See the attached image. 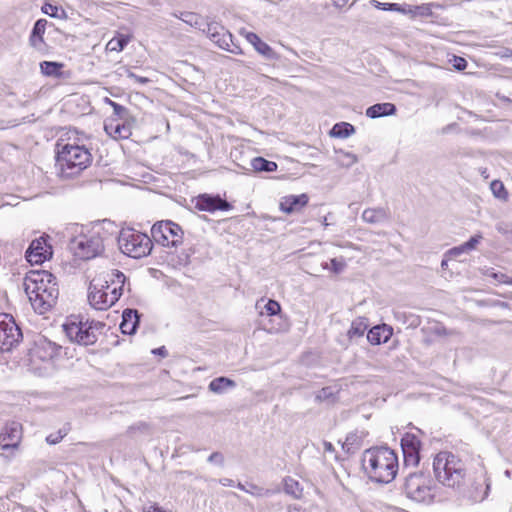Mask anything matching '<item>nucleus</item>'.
Returning <instances> with one entry per match:
<instances>
[{
	"mask_svg": "<svg viewBox=\"0 0 512 512\" xmlns=\"http://www.w3.org/2000/svg\"><path fill=\"white\" fill-rule=\"evenodd\" d=\"M467 66V62L464 58L462 57H455V63H454V67L461 71V70H464Z\"/></svg>",
	"mask_w": 512,
	"mask_h": 512,
	"instance_id": "50",
	"label": "nucleus"
},
{
	"mask_svg": "<svg viewBox=\"0 0 512 512\" xmlns=\"http://www.w3.org/2000/svg\"><path fill=\"white\" fill-rule=\"evenodd\" d=\"M490 189L493 195L499 199H506L507 191L504 184L499 180H494L490 184Z\"/></svg>",
	"mask_w": 512,
	"mask_h": 512,
	"instance_id": "39",
	"label": "nucleus"
},
{
	"mask_svg": "<svg viewBox=\"0 0 512 512\" xmlns=\"http://www.w3.org/2000/svg\"><path fill=\"white\" fill-rule=\"evenodd\" d=\"M24 290L39 314L49 311L59 296L56 277L46 270L29 272L24 278Z\"/></svg>",
	"mask_w": 512,
	"mask_h": 512,
	"instance_id": "2",
	"label": "nucleus"
},
{
	"mask_svg": "<svg viewBox=\"0 0 512 512\" xmlns=\"http://www.w3.org/2000/svg\"><path fill=\"white\" fill-rule=\"evenodd\" d=\"M284 491L286 494L298 499L302 496L303 489L297 480L292 477H286L284 479Z\"/></svg>",
	"mask_w": 512,
	"mask_h": 512,
	"instance_id": "30",
	"label": "nucleus"
},
{
	"mask_svg": "<svg viewBox=\"0 0 512 512\" xmlns=\"http://www.w3.org/2000/svg\"><path fill=\"white\" fill-rule=\"evenodd\" d=\"M21 329L10 314H0V351H10L22 340Z\"/></svg>",
	"mask_w": 512,
	"mask_h": 512,
	"instance_id": "11",
	"label": "nucleus"
},
{
	"mask_svg": "<svg viewBox=\"0 0 512 512\" xmlns=\"http://www.w3.org/2000/svg\"><path fill=\"white\" fill-rule=\"evenodd\" d=\"M140 321V314L135 309H125L122 314L120 329L123 334L132 335L136 332Z\"/></svg>",
	"mask_w": 512,
	"mask_h": 512,
	"instance_id": "21",
	"label": "nucleus"
},
{
	"mask_svg": "<svg viewBox=\"0 0 512 512\" xmlns=\"http://www.w3.org/2000/svg\"><path fill=\"white\" fill-rule=\"evenodd\" d=\"M251 167L256 172H274L277 170V164L263 157H255L251 160Z\"/></svg>",
	"mask_w": 512,
	"mask_h": 512,
	"instance_id": "28",
	"label": "nucleus"
},
{
	"mask_svg": "<svg viewBox=\"0 0 512 512\" xmlns=\"http://www.w3.org/2000/svg\"><path fill=\"white\" fill-rule=\"evenodd\" d=\"M354 133V126L347 122L336 123L330 131V135L336 138H347L353 135Z\"/></svg>",
	"mask_w": 512,
	"mask_h": 512,
	"instance_id": "27",
	"label": "nucleus"
},
{
	"mask_svg": "<svg viewBox=\"0 0 512 512\" xmlns=\"http://www.w3.org/2000/svg\"><path fill=\"white\" fill-rule=\"evenodd\" d=\"M105 327V324L99 321L88 320L83 322L79 321L67 323L64 325L66 335L71 341L76 342L79 345L88 346L94 344L101 330Z\"/></svg>",
	"mask_w": 512,
	"mask_h": 512,
	"instance_id": "9",
	"label": "nucleus"
},
{
	"mask_svg": "<svg viewBox=\"0 0 512 512\" xmlns=\"http://www.w3.org/2000/svg\"><path fill=\"white\" fill-rule=\"evenodd\" d=\"M46 19H38L32 28L29 36V45L37 52L45 53L47 50V44L44 41V34L47 26Z\"/></svg>",
	"mask_w": 512,
	"mask_h": 512,
	"instance_id": "19",
	"label": "nucleus"
},
{
	"mask_svg": "<svg viewBox=\"0 0 512 512\" xmlns=\"http://www.w3.org/2000/svg\"><path fill=\"white\" fill-rule=\"evenodd\" d=\"M448 260H449V257H445L442 259L441 261V268L444 270L448 267Z\"/></svg>",
	"mask_w": 512,
	"mask_h": 512,
	"instance_id": "59",
	"label": "nucleus"
},
{
	"mask_svg": "<svg viewBox=\"0 0 512 512\" xmlns=\"http://www.w3.org/2000/svg\"><path fill=\"white\" fill-rule=\"evenodd\" d=\"M488 276L492 277L499 283H505L512 285V278H509L506 274L501 272H491Z\"/></svg>",
	"mask_w": 512,
	"mask_h": 512,
	"instance_id": "43",
	"label": "nucleus"
},
{
	"mask_svg": "<svg viewBox=\"0 0 512 512\" xmlns=\"http://www.w3.org/2000/svg\"><path fill=\"white\" fill-rule=\"evenodd\" d=\"M151 236L155 243L163 247L177 249L183 244L184 231L173 221H159L152 226Z\"/></svg>",
	"mask_w": 512,
	"mask_h": 512,
	"instance_id": "10",
	"label": "nucleus"
},
{
	"mask_svg": "<svg viewBox=\"0 0 512 512\" xmlns=\"http://www.w3.org/2000/svg\"><path fill=\"white\" fill-rule=\"evenodd\" d=\"M105 102L109 104L114 111V115L118 117L119 120H126L129 117V111L126 107L112 101L109 98H105Z\"/></svg>",
	"mask_w": 512,
	"mask_h": 512,
	"instance_id": "36",
	"label": "nucleus"
},
{
	"mask_svg": "<svg viewBox=\"0 0 512 512\" xmlns=\"http://www.w3.org/2000/svg\"><path fill=\"white\" fill-rule=\"evenodd\" d=\"M63 63L55 61H43L40 63V71L44 76L61 78L63 75Z\"/></svg>",
	"mask_w": 512,
	"mask_h": 512,
	"instance_id": "25",
	"label": "nucleus"
},
{
	"mask_svg": "<svg viewBox=\"0 0 512 512\" xmlns=\"http://www.w3.org/2000/svg\"><path fill=\"white\" fill-rule=\"evenodd\" d=\"M391 218L388 208L377 207L367 208L362 213V219L369 224H380L389 221Z\"/></svg>",
	"mask_w": 512,
	"mask_h": 512,
	"instance_id": "22",
	"label": "nucleus"
},
{
	"mask_svg": "<svg viewBox=\"0 0 512 512\" xmlns=\"http://www.w3.org/2000/svg\"><path fill=\"white\" fill-rule=\"evenodd\" d=\"M60 351V345H57L45 337H41L35 342L34 355L42 361L53 360L59 356Z\"/></svg>",
	"mask_w": 512,
	"mask_h": 512,
	"instance_id": "18",
	"label": "nucleus"
},
{
	"mask_svg": "<svg viewBox=\"0 0 512 512\" xmlns=\"http://www.w3.org/2000/svg\"><path fill=\"white\" fill-rule=\"evenodd\" d=\"M435 479L447 488L463 492L473 502L484 501L491 489V478L486 468L480 465L468 478L464 461L451 452L441 451L433 459Z\"/></svg>",
	"mask_w": 512,
	"mask_h": 512,
	"instance_id": "1",
	"label": "nucleus"
},
{
	"mask_svg": "<svg viewBox=\"0 0 512 512\" xmlns=\"http://www.w3.org/2000/svg\"><path fill=\"white\" fill-rule=\"evenodd\" d=\"M322 224L326 227L329 225V223L327 222V217H323V220H322Z\"/></svg>",
	"mask_w": 512,
	"mask_h": 512,
	"instance_id": "61",
	"label": "nucleus"
},
{
	"mask_svg": "<svg viewBox=\"0 0 512 512\" xmlns=\"http://www.w3.org/2000/svg\"><path fill=\"white\" fill-rule=\"evenodd\" d=\"M481 239V235L472 236L467 242L464 243V247H466L468 251L473 250Z\"/></svg>",
	"mask_w": 512,
	"mask_h": 512,
	"instance_id": "46",
	"label": "nucleus"
},
{
	"mask_svg": "<svg viewBox=\"0 0 512 512\" xmlns=\"http://www.w3.org/2000/svg\"><path fill=\"white\" fill-rule=\"evenodd\" d=\"M143 512H171L163 509L162 507L158 506L157 504H152L149 506L143 507Z\"/></svg>",
	"mask_w": 512,
	"mask_h": 512,
	"instance_id": "48",
	"label": "nucleus"
},
{
	"mask_svg": "<svg viewBox=\"0 0 512 512\" xmlns=\"http://www.w3.org/2000/svg\"><path fill=\"white\" fill-rule=\"evenodd\" d=\"M152 353L156 354V355H160L162 357L168 356V351L164 346L154 349L152 351Z\"/></svg>",
	"mask_w": 512,
	"mask_h": 512,
	"instance_id": "55",
	"label": "nucleus"
},
{
	"mask_svg": "<svg viewBox=\"0 0 512 512\" xmlns=\"http://www.w3.org/2000/svg\"><path fill=\"white\" fill-rule=\"evenodd\" d=\"M361 445V441L359 436L356 433H350L347 435L344 443H343V449H345L347 452H354L355 450L359 449Z\"/></svg>",
	"mask_w": 512,
	"mask_h": 512,
	"instance_id": "34",
	"label": "nucleus"
},
{
	"mask_svg": "<svg viewBox=\"0 0 512 512\" xmlns=\"http://www.w3.org/2000/svg\"><path fill=\"white\" fill-rule=\"evenodd\" d=\"M362 467L372 481L389 483L397 475L398 458L388 447H374L364 452Z\"/></svg>",
	"mask_w": 512,
	"mask_h": 512,
	"instance_id": "3",
	"label": "nucleus"
},
{
	"mask_svg": "<svg viewBox=\"0 0 512 512\" xmlns=\"http://www.w3.org/2000/svg\"><path fill=\"white\" fill-rule=\"evenodd\" d=\"M322 445H323V450L325 453H334L335 452V448L333 446V444L331 442H328V441H323L322 442Z\"/></svg>",
	"mask_w": 512,
	"mask_h": 512,
	"instance_id": "53",
	"label": "nucleus"
},
{
	"mask_svg": "<svg viewBox=\"0 0 512 512\" xmlns=\"http://www.w3.org/2000/svg\"><path fill=\"white\" fill-rule=\"evenodd\" d=\"M26 259L31 264H42L44 261L48 260L52 256V247L47 242V237L41 236L37 239H34L26 253Z\"/></svg>",
	"mask_w": 512,
	"mask_h": 512,
	"instance_id": "13",
	"label": "nucleus"
},
{
	"mask_svg": "<svg viewBox=\"0 0 512 512\" xmlns=\"http://www.w3.org/2000/svg\"><path fill=\"white\" fill-rule=\"evenodd\" d=\"M118 245L127 256L139 259L150 254L153 242L147 234L133 228H124L119 233Z\"/></svg>",
	"mask_w": 512,
	"mask_h": 512,
	"instance_id": "7",
	"label": "nucleus"
},
{
	"mask_svg": "<svg viewBox=\"0 0 512 512\" xmlns=\"http://www.w3.org/2000/svg\"><path fill=\"white\" fill-rule=\"evenodd\" d=\"M467 248L464 247V243L457 246V247H453L451 249H449L446 253H445V257H457L459 255H461L462 253H465L467 252Z\"/></svg>",
	"mask_w": 512,
	"mask_h": 512,
	"instance_id": "44",
	"label": "nucleus"
},
{
	"mask_svg": "<svg viewBox=\"0 0 512 512\" xmlns=\"http://www.w3.org/2000/svg\"><path fill=\"white\" fill-rule=\"evenodd\" d=\"M371 3L379 10L388 11L389 3H381L377 0H372Z\"/></svg>",
	"mask_w": 512,
	"mask_h": 512,
	"instance_id": "51",
	"label": "nucleus"
},
{
	"mask_svg": "<svg viewBox=\"0 0 512 512\" xmlns=\"http://www.w3.org/2000/svg\"><path fill=\"white\" fill-rule=\"evenodd\" d=\"M203 31L207 33L209 39L219 48L233 54L242 53L240 46L233 42L232 34L218 22L208 23L207 29H204Z\"/></svg>",
	"mask_w": 512,
	"mask_h": 512,
	"instance_id": "12",
	"label": "nucleus"
},
{
	"mask_svg": "<svg viewBox=\"0 0 512 512\" xmlns=\"http://www.w3.org/2000/svg\"><path fill=\"white\" fill-rule=\"evenodd\" d=\"M127 76L131 79H133L135 82L139 83V84H147L150 80L146 77H142V76H138L136 74H134L132 71L130 70H127Z\"/></svg>",
	"mask_w": 512,
	"mask_h": 512,
	"instance_id": "47",
	"label": "nucleus"
},
{
	"mask_svg": "<svg viewBox=\"0 0 512 512\" xmlns=\"http://www.w3.org/2000/svg\"><path fill=\"white\" fill-rule=\"evenodd\" d=\"M196 208L201 211L214 212L216 210L228 211L232 208V205L222 199L219 195L211 196L208 194L200 195L197 198Z\"/></svg>",
	"mask_w": 512,
	"mask_h": 512,
	"instance_id": "16",
	"label": "nucleus"
},
{
	"mask_svg": "<svg viewBox=\"0 0 512 512\" xmlns=\"http://www.w3.org/2000/svg\"><path fill=\"white\" fill-rule=\"evenodd\" d=\"M208 462L210 463H215L219 466H223L224 465V456L222 453L220 452H213L209 457H208Z\"/></svg>",
	"mask_w": 512,
	"mask_h": 512,
	"instance_id": "45",
	"label": "nucleus"
},
{
	"mask_svg": "<svg viewBox=\"0 0 512 512\" xmlns=\"http://www.w3.org/2000/svg\"><path fill=\"white\" fill-rule=\"evenodd\" d=\"M505 474H506V476H509V475H510V473H509V471H508V470L505 472Z\"/></svg>",
	"mask_w": 512,
	"mask_h": 512,
	"instance_id": "62",
	"label": "nucleus"
},
{
	"mask_svg": "<svg viewBox=\"0 0 512 512\" xmlns=\"http://www.w3.org/2000/svg\"><path fill=\"white\" fill-rule=\"evenodd\" d=\"M104 130L115 140L128 139L132 134V126L128 119H109L104 124Z\"/></svg>",
	"mask_w": 512,
	"mask_h": 512,
	"instance_id": "17",
	"label": "nucleus"
},
{
	"mask_svg": "<svg viewBox=\"0 0 512 512\" xmlns=\"http://www.w3.org/2000/svg\"><path fill=\"white\" fill-rule=\"evenodd\" d=\"M56 170L63 179L73 178L92 163V154L84 145L57 143Z\"/></svg>",
	"mask_w": 512,
	"mask_h": 512,
	"instance_id": "4",
	"label": "nucleus"
},
{
	"mask_svg": "<svg viewBox=\"0 0 512 512\" xmlns=\"http://www.w3.org/2000/svg\"><path fill=\"white\" fill-rule=\"evenodd\" d=\"M65 435H66V431L60 429L58 432L48 435L46 437V441L48 444L55 445V444L59 443Z\"/></svg>",
	"mask_w": 512,
	"mask_h": 512,
	"instance_id": "42",
	"label": "nucleus"
},
{
	"mask_svg": "<svg viewBox=\"0 0 512 512\" xmlns=\"http://www.w3.org/2000/svg\"><path fill=\"white\" fill-rule=\"evenodd\" d=\"M388 11H402V9L397 3H389Z\"/></svg>",
	"mask_w": 512,
	"mask_h": 512,
	"instance_id": "57",
	"label": "nucleus"
},
{
	"mask_svg": "<svg viewBox=\"0 0 512 512\" xmlns=\"http://www.w3.org/2000/svg\"><path fill=\"white\" fill-rule=\"evenodd\" d=\"M367 330V325L362 320H355L351 323V327L347 332L349 339L360 338Z\"/></svg>",
	"mask_w": 512,
	"mask_h": 512,
	"instance_id": "31",
	"label": "nucleus"
},
{
	"mask_svg": "<svg viewBox=\"0 0 512 512\" xmlns=\"http://www.w3.org/2000/svg\"><path fill=\"white\" fill-rule=\"evenodd\" d=\"M107 276L110 278L106 281V288H111L110 292L99 288L98 282L96 279H93L89 286V294L88 300L92 307L97 310H106L112 305H114L120 296L122 295L123 286L125 283V275L119 270H112L107 273Z\"/></svg>",
	"mask_w": 512,
	"mask_h": 512,
	"instance_id": "5",
	"label": "nucleus"
},
{
	"mask_svg": "<svg viewBox=\"0 0 512 512\" xmlns=\"http://www.w3.org/2000/svg\"><path fill=\"white\" fill-rule=\"evenodd\" d=\"M405 495L417 503H430L434 498L432 480L423 472H410L403 485Z\"/></svg>",
	"mask_w": 512,
	"mask_h": 512,
	"instance_id": "8",
	"label": "nucleus"
},
{
	"mask_svg": "<svg viewBox=\"0 0 512 512\" xmlns=\"http://www.w3.org/2000/svg\"><path fill=\"white\" fill-rule=\"evenodd\" d=\"M42 12L44 14H47L48 16L50 17H53V18H62V15H60L58 12H59V8L53 4H50V3H45L42 8H41Z\"/></svg>",
	"mask_w": 512,
	"mask_h": 512,
	"instance_id": "41",
	"label": "nucleus"
},
{
	"mask_svg": "<svg viewBox=\"0 0 512 512\" xmlns=\"http://www.w3.org/2000/svg\"><path fill=\"white\" fill-rule=\"evenodd\" d=\"M309 197L303 193L300 195H288L281 199L280 210L286 214L300 211L308 204Z\"/></svg>",
	"mask_w": 512,
	"mask_h": 512,
	"instance_id": "20",
	"label": "nucleus"
},
{
	"mask_svg": "<svg viewBox=\"0 0 512 512\" xmlns=\"http://www.w3.org/2000/svg\"><path fill=\"white\" fill-rule=\"evenodd\" d=\"M331 267H329L327 262L322 263L323 269H330L335 274L341 273L346 267L345 260L343 258H332L330 260Z\"/></svg>",
	"mask_w": 512,
	"mask_h": 512,
	"instance_id": "37",
	"label": "nucleus"
},
{
	"mask_svg": "<svg viewBox=\"0 0 512 512\" xmlns=\"http://www.w3.org/2000/svg\"><path fill=\"white\" fill-rule=\"evenodd\" d=\"M264 311L268 316H274L281 311V307L277 301L269 300L264 306Z\"/></svg>",
	"mask_w": 512,
	"mask_h": 512,
	"instance_id": "40",
	"label": "nucleus"
},
{
	"mask_svg": "<svg viewBox=\"0 0 512 512\" xmlns=\"http://www.w3.org/2000/svg\"><path fill=\"white\" fill-rule=\"evenodd\" d=\"M219 483L222 485V486H234V481L230 478H221L219 480Z\"/></svg>",
	"mask_w": 512,
	"mask_h": 512,
	"instance_id": "56",
	"label": "nucleus"
},
{
	"mask_svg": "<svg viewBox=\"0 0 512 512\" xmlns=\"http://www.w3.org/2000/svg\"><path fill=\"white\" fill-rule=\"evenodd\" d=\"M336 399L335 393L331 387H324L320 391L317 392L315 396V401L318 403L328 402L332 403Z\"/></svg>",
	"mask_w": 512,
	"mask_h": 512,
	"instance_id": "35",
	"label": "nucleus"
},
{
	"mask_svg": "<svg viewBox=\"0 0 512 512\" xmlns=\"http://www.w3.org/2000/svg\"><path fill=\"white\" fill-rule=\"evenodd\" d=\"M235 382L226 377H218L213 379L209 384L210 391L214 393H223L228 388H233Z\"/></svg>",
	"mask_w": 512,
	"mask_h": 512,
	"instance_id": "29",
	"label": "nucleus"
},
{
	"mask_svg": "<svg viewBox=\"0 0 512 512\" xmlns=\"http://www.w3.org/2000/svg\"><path fill=\"white\" fill-rule=\"evenodd\" d=\"M390 331H386L385 327L381 326H375L372 329H370L367 333V340L372 345H379L382 342H387L390 338Z\"/></svg>",
	"mask_w": 512,
	"mask_h": 512,
	"instance_id": "26",
	"label": "nucleus"
},
{
	"mask_svg": "<svg viewBox=\"0 0 512 512\" xmlns=\"http://www.w3.org/2000/svg\"><path fill=\"white\" fill-rule=\"evenodd\" d=\"M395 112H396V107L394 104L388 103V102L378 103V104H374L367 108L366 116L371 119H376L379 117L393 115V114H395Z\"/></svg>",
	"mask_w": 512,
	"mask_h": 512,
	"instance_id": "24",
	"label": "nucleus"
},
{
	"mask_svg": "<svg viewBox=\"0 0 512 512\" xmlns=\"http://www.w3.org/2000/svg\"><path fill=\"white\" fill-rule=\"evenodd\" d=\"M344 156L347 158V166H351L358 161L357 156L352 153H345Z\"/></svg>",
	"mask_w": 512,
	"mask_h": 512,
	"instance_id": "52",
	"label": "nucleus"
},
{
	"mask_svg": "<svg viewBox=\"0 0 512 512\" xmlns=\"http://www.w3.org/2000/svg\"><path fill=\"white\" fill-rule=\"evenodd\" d=\"M129 39L125 35H119L118 37L112 38L106 45L107 50L109 51H122L125 46L128 44Z\"/></svg>",
	"mask_w": 512,
	"mask_h": 512,
	"instance_id": "33",
	"label": "nucleus"
},
{
	"mask_svg": "<svg viewBox=\"0 0 512 512\" xmlns=\"http://www.w3.org/2000/svg\"><path fill=\"white\" fill-rule=\"evenodd\" d=\"M148 429V425L146 423H138L136 425L130 426L128 429L129 433H133L134 431H146Z\"/></svg>",
	"mask_w": 512,
	"mask_h": 512,
	"instance_id": "49",
	"label": "nucleus"
},
{
	"mask_svg": "<svg viewBox=\"0 0 512 512\" xmlns=\"http://www.w3.org/2000/svg\"><path fill=\"white\" fill-rule=\"evenodd\" d=\"M109 280L110 281V278L106 275L104 280H101L100 278L96 279V282H98L99 284V288H102L104 290H107V292H110L111 291V288L109 287L108 289L106 288V281Z\"/></svg>",
	"mask_w": 512,
	"mask_h": 512,
	"instance_id": "54",
	"label": "nucleus"
},
{
	"mask_svg": "<svg viewBox=\"0 0 512 512\" xmlns=\"http://www.w3.org/2000/svg\"><path fill=\"white\" fill-rule=\"evenodd\" d=\"M420 447L421 442L417 436L413 434H406L401 439V448L404 457V464L406 467H415L420 461Z\"/></svg>",
	"mask_w": 512,
	"mask_h": 512,
	"instance_id": "14",
	"label": "nucleus"
},
{
	"mask_svg": "<svg viewBox=\"0 0 512 512\" xmlns=\"http://www.w3.org/2000/svg\"><path fill=\"white\" fill-rule=\"evenodd\" d=\"M173 15L192 27H200L202 24L201 17L193 12H181L179 15L174 13Z\"/></svg>",
	"mask_w": 512,
	"mask_h": 512,
	"instance_id": "32",
	"label": "nucleus"
},
{
	"mask_svg": "<svg viewBox=\"0 0 512 512\" xmlns=\"http://www.w3.org/2000/svg\"><path fill=\"white\" fill-rule=\"evenodd\" d=\"M247 493L255 496V497H269L275 493L272 489H266L260 486H257L255 484H248V490Z\"/></svg>",
	"mask_w": 512,
	"mask_h": 512,
	"instance_id": "38",
	"label": "nucleus"
},
{
	"mask_svg": "<svg viewBox=\"0 0 512 512\" xmlns=\"http://www.w3.org/2000/svg\"><path fill=\"white\" fill-rule=\"evenodd\" d=\"M288 512H305V511L297 506H289Z\"/></svg>",
	"mask_w": 512,
	"mask_h": 512,
	"instance_id": "58",
	"label": "nucleus"
},
{
	"mask_svg": "<svg viewBox=\"0 0 512 512\" xmlns=\"http://www.w3.org/2000/svg\"><path fill=\"white\" fill-rule=\"evenodd\" d=\"M246 39L266 59L272 60L277 58L276 52L267 43L263 42L257 34L248 32Z\"/></svg>",
	"mask_w": 512,
	"mask_h": 512,
	"instance_id": "23",
	"label": "nucleus"
},
{
	"mask_svg": "<svg viewBox=\"0 0 512 512\" xmlns=\"http://www.w3.org/2000/svg\"><path fill=\"white\" fill-rule=\"evenodd\" d=\"M237 487H238L240 490H242V491H244V492H246V493H247L248 485L246 486V485H243L241 482H238Z\"/></svg>",
	"mask_w": 512,
	"mask_h": 512,
	"instance_id": "60",
	"label": "nucleus"
},
{
	"mask_svg": "<svg viewBox=\"0 0 512 512\" xmlns=\"http://www.w3.org/2000/svg\"><path fill=\"white\" fill-rule=\"evenodd\" d=\"M70 251L82 260H90L100 255L104 250V239L100 230L81 231L69 241Z\"/></svg>",
	"mask_w": 512,
	"mask_h": 512,
	"instance_id": "6",
	"label": "nucleus"
},
{
	"mask_svg": "<svg viewBox=\"0 0 512 512\" xmlns=\"http://www.w3.org/2000/svg\"><path fill=\"white\" fill-rule=\"evenodd\" d=\"M22 439V426L18 422L5 425L0 434V446L3 450L15 449Z\"/></svg>",
	"mask_w": 512,
	"mask_h": 512,
	"instance_id": "15",
	"label": "nucleus"
}]
</instances>
